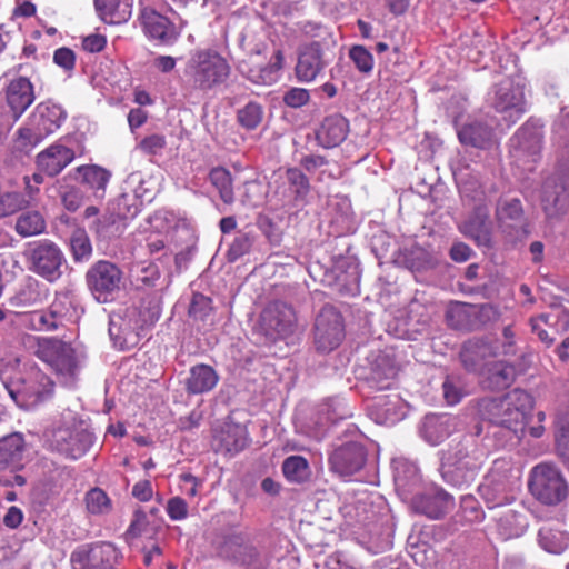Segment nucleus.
<instances>
[{"label": "nucleus", "mask_w": 569, "mask_h": 569, "mask_svg": "<svg viewBox=\"0 0 569 569\" xmlns=\"http://www.w3.org/2000/svg\"><path fill=\"white\" fill-rule=\"evenodd\" d=\"M20 359L0 360V379L16 405L29 410L48 399L53 392L51 379L36 367L20 368Z\"/></svg>", "instance_id": "nucleus-1"}, {"label": "nucleus", "mask_w": 569, "mask_h": 569, "mask_svg": "<svg viewBox=\"0 0 569 569\" xmlns=\"http://www.w3.org/2000/svg\"><path fill=\"white\" fill-rule=\"evenodd\" d=\"M160 315L158 298L142 300L139 307H128L110 316L109 335L118 348H133L147 336Z\"/></svg>", "instance_id": "nucleus-2"}, {"label": "nucleus", "mask_w": 569, "mask_h": 569, "mask_svg": "<svg viewBox=\"0 0 569 569\" xmlns=\"http://www.w3.org/2000/svg\"><path fill=\"white\" fill-rule=\"evenodd\" d=\"M485 459L486 452L477 435H465L459 440L453 439L442 452L441 476L453 487L469 486L475 481Z\"/></svg>", "instance_id": "nucleus-3"}, {"label": "nucleus", "mask_w": 569, "mask_h": 569, "mask_svg": "<svg viewBox=\"0 0 569 569\" xmlns=\"http://www.w3.org/2000/svg\"><path fill=\"white\" fill-rule=\"evenodd\" d=\"M533 408L532 397L522 389H513L500 398L482 402V415L492 423L522 437L528 417Z\"/></svg>", "instance_id": "nucleus-4"}, {"label": "nucleus", "mask_w": 569, "mask_h": 569, "mask_svg": "<svg viewBox=\"0 0 569 569\" xmlns=\"http://www.w3.org/2000/svg\"><path fill=\"white\" fill-rule=\"evenodd\" d=\"M64 118L66 113L60 106L50 101L40 102L29 116L27 124L17 130L14 150L30 153L61 127Z\"/></svg>", "instance_id": "nucleus-5"}, {"label": "nucleus", "mask_w": 569, "mask_h": 569, "mask_svg": "<svg viewBox=\"0 0 569 569\" xmlns=\"http://www.w3.org/2000/svg\"><path fill=\"white\" fill-rule=\"evenodd\" d=\"M528 488L539 502L557 506L569 497V483L553 463L541 462L530 470Z\"/></svg>", "instance_id": "nucleus-6"}, {"label": "nucleus", "mask_w": 569, "mask_h": 569, "mask_svg": "<svg viewBox=\"0 0 569 569\" xmlns=\"http://www.w3.org/2000/svg\"><path fill=\"white\" fill-rule=\"evenodd\" d=\"M186 74L200 90H210L222 84L230 76L228 61L211 49L197 50L186 66Z\"/></svg>", "instance_id": "nucleus-7"}, {"label": "nucleus", "mask_w": 569, "mask_h": 569, "mask_svg": "<svg viewBox=\"0 0 569 569\" xmlns=\"http://www.w3.org/2000/svg\"><path fill=\"white\" fill-rule=\"evenodd\" d=\"M519 491L518 478L510 473L505 461H495L493 467L480 485L479 492L489 509L513 502Z\"/></svg>", "instance_id": "nucleus-8"}, {"label": "nucleus", "mask_w": 569, "mask_h": 569, "mask_svg": "<svg viewBox=\"0 0 569 569\" xmlns=\"http://www.w3.org/2000/svg\"><path fill=\"white\" fill-rule=\"evenodd\" d=\"M28 269L49 282H56L62 276L66 258L57 243L49 239L29 242L24 250Z\"/></svg>", "instance_id": "nucleus-9"}, {"label": "nucleus", "mask_w": 569, "mask_h": 569, "mask_svg": "<svg viewBox=\"0 0 569 569\" xmlns=\"http://www.w3.org/2000/svg\"><path fill=\"white\" fill-rule=\"evenodd\" d=\"M50 447L70 459L82 457L93 442L92 433L74 417L52 429Z\"/></svg>", "instance_id": "nucleus-10"}, {"label": "nucleus", "mask_w": 569, "mask_h": 569, "mask_svg": "<svg viewBox=\"0 0 569 569\" xmlns=\"http://www.w3.org/2000/svg\"><path fill=\"white\" fill-rule=\"evenodd\" d=\"M313 346L318 352L329 353L337 349L345 338V321L333 306H325L315 318Z\"/></svg>", "instance_id": "nucleus-11"}, {"label": "nucleus", "mask_w": 569, "mask_h": 569, "mask_svg": "<svg viewBox=\"0 0 569 569\" xmlns=\"http://www.w3.org/2000/svg\"><path fill=\"white\" fill-rule=\"evenodd\" d=\"M488 103L510 123H515L526 111L523 86L506 78L488 92Z\"/></svg>", "instance_id": "nucleus-12"}, {"label": "nucleus", "mask_w": 569, "mask_h": 569, "mask_svg": "<svg viewBox=\"0 0 569 569\" xmlns=\"http://www.w3.org/2000/svg\"><path fill=\"white\" fill-rule=\"evenodd\" d=\"M121 561L120 550L110 542L81 545L70 556L72 569H120Z\"/></svg>", "instance_id": "nucleus-13"}, {"label": "nucleus", "mask_w": 569, "mask_h": 569, "mask_svg": "<svg viewBox=\"0 0 569 569\" xmlns=\"http://www.w3.org/2000/svg\"><path fill=\"white\" fill-rule=\"evenodd\" d=\"M122 278L120 268L108 260L94 262L86 273V282L91 295L101 303L113 299L121 288Z\"/></svg>", "instance_id": "nucleus-14"}, {"label": "nucleus", "mask_w": 569, "mask_h": 569, "mask_svg": "<svg viewBox=\"0 0 569 569\" xmlns=\"http://www.w3.org/2000/svg\"><path fill=\"white\" fill-rule=\"evenodd\" d=\"M39 353L66 385H73L79 372L80 361L69 343L58 339L47 340L40 346Z\"/></svg>", "instance_id": "nucleus-15"}, {"label": "nucleus", "mask_w": 569, "mask_h": 569, "mask_svg": "<svg viewBox=\"0 0 569 569\" xmlns=\"http://www.w3.org/2000/svg\"><path fill=\"white\" fill-rule=\"evenodd\" d=\"M261 326L271 339L284 338L297 329V316L286 302L269 303L261 313Z\"/></svg>", "instance_id": "nucleus-16"}, {"label": "nucleus", "mask_w": 569, "mask_h": 569, "mask_svg": "<svg viewBox=\"0 0 569 569\" xmlns=\"http://www.w3.org/2000/svg\"><path fill=\"white\" fill-rule=\"evenodd\" d=\"M143 180L140 172H133L124 181L123 192L112 202V213L121 220L134 218L143 203Z\"/></svg>", "instance_id": "nucleus-17"}, {"label": "nucleus", "mask_w": 569, "mask_h": 569, "mask_svg": "<svg viewBox=\"0 0 569 569\" xmlns=\"http://www.w3.org/2000/svg\"><path fill=\"white\" fill-rule=\"evenodd\" d=\"M367 460L362 445L348 442L336 448L329 456L330 469L339 476H351L361 470Z\"/></svg>", "instance_id": "nucleus-18"}, {"label": "nucleus", "mask_w": 569, "mask_h": 569, "mask_svg": "<svg viewBox=\"0 0 569 569\" xmlns=\"http://www.w3.org/2000/svg\"><path fill=\"white\" fill-rule=\"evenodd\" d=\"M327 64L321 43L318 41L310 42L299 49L295 68L296 77L300 82L315 81L323 72Z\"/></svg>", "instance_id": "nucleus-19"}, {"label": "nucleus", "mask_w": 569, "mask_h": 569, "mask_svg": "<svg viewBox=\"0 0 569 569\" xmlns=\"http://www.w3.org/2000/svg\"><path fill=\"white\" fill-rule=\"evenodd\" d=\"M140 21L147 37L159 41L161 44L171 46L180 36L176 26L167 17L151 8L144 7L141 9Z\"/></svg>", "instance_id": "nucleus-20"}, {"label": "nucleus", "mask_w": 569, "mask_h": 569, "mask_svg": "<svg viewBox=\"0 0 569 569\" xmlns=\"http://www.w3.org/2000/svg\"><path fill=\"white\" fill-rule=\"evenodd\" d=\"M412 508L431 519L443 517L453 506L452 497L441 488H430L412 498Z\"/></svg>", "instance_id": "nucleus-21"}, {"label": "nucleus", "mask_w": 569, "mask_h": 569, "mask_svg": "<svg viewBox=\"0 0 569 569\" xmlns=\"http://www.w3.org/2000/svg\"><path fill=\"white\" fill-rule=\"evenodd\" d=\"M248 445V432L244 426L233 422H224L216 430L212 439V448L216 452L236 455Z\"/></svg>", "instance_id": "nucleus-22"}, {"label": "nucleus", "mask_w": 569, "mask_h": 569, "mask_svg": "<svg viewBox=\"0 0 569 569\" xmlns=\"http://www.w3.org/2000/svg\"><path fill=\"white\" fill-rule=\"evenodd\" d=\"M36 99L33 86L26 77L12 79L6 88V102L13 121H18Z\"/></svg>", "instance_id": "nucleus-23"}, {"label": "nucleus", "mask_w": 569, "mask_h": 569, "mask_svg": "<svg viewBox=\"0 0 569 569\" xmlns=\"http://www.w3.org/2000/svg\"><path fill=\"white\" fill-rule=\"evenodd\" d=\"M497 356V347L485 340H469L460 351V360L466 370L481 372L489 360Z\"/></svg>", "instance_id": "nucleus-24"}, {"label": "nucleus", "mask_w": 569, "mask_h": 569, "mask_svg": "<svg viewBox=\"0 0 569 569\" xmlns=\"http://www.w3.org/2000/svg\"><path fill=\"white\" fill-rule=\"evenodd\" d=\"M76 153L71 148L61 143H53L38 153L36 163L38 169L54 177L74 160Z\"/></svg>", "instance_id": "nucleus-25"}, {"label": "nucleus", "mask_w": 569, "mask_h": 569, "mask_svg": "<svg viewBox=\"0 0 569 569\" xmlns=\"http://www.w3.org/2000/svg\"><path fill=\"white\" fill-rule=\"evenodd\" d=\"M349 132L348 120L341 114H331L323 119L316 131V139L322 148L330 149L345 141Z\"/></svg>", "instance_id": "nucleus-26"}, {"label": "nucleus", "mask_w": 569, "mask_h": 569, "mask_svg": "<svg viewBox=\"0 0 569 569\" xmlns=\"http://www.w3.org/2000/svg\"><path fill=\"white\" fill-rule=\"evenodd\" d=\"M79 176V181L86 187L92 196L102 200L107 193V187L111 179V172L98 164H83L76 169Z\"/></svg>", "instance_id": "nucleus-27"}, {"label": "nucleus", "mask_w": 569, "mask_h": 569, "mask_svg": "<svg viewBox=\"0 0 569 569\" xmlns=\"http://www.w3.org/2000/svg\"><path fill=\"white\" fill-rule=\"evenodd\" d=\"M219 381V375L209 365L192 366L184 380V388L189 395H202L211 391Z\"/></svg>", "instance_id": "nucleus-28"}, {"label": "nucleus", "mask_w": 569, "mask_h": 569, "mask_svg": "<svg viewBox=\"0 0 569 569\" xmlns=\"http://www.w3.org/2000/svg\"><path fill=\"white\" fill-rule=\"evenodd\" d=\"M24 441L21 435L12 433L0 439V471L16 472L22 468Z\"/></svg>", "instance_id": "nucleus-29"}, {"label": "nucleus", "mask_w": 569, "mask_h": 569, "mask_svg": "<svg viewBox=\"0 0 569 569\" xmlns=\"http://www.w3.org/2000/svg\"><path fill=\"white\" fill-rule=\"evenodd\" d=\"M455 420L448 415L426 416L420 427V435L427 442L437 446L450 435Z\"/></svg>", "instance_id": "nucleus-30"}, {"label": "nucleus", "mask_w": 569, "mask_h": 569, "mask_svg": "<svg viewBox=\"0 0 569 569\" xmlns=\"http://www.w3.org/2000/svg\"><path fill=\"white\" fill-rule=\"evenodd\" d=\"M398 369L386 355H379L375 359L368 377L370 388L375 390H389L393 387Z\"/></svg>", "instance_id": "nucleus-31"}, {"label": "nucleus", "mask_w": 569, "mask_h": 569, "mask_svg": "<svg viewBox=\"0 0 569 569\" xmlns=\"http://www.w3.org/2000/svg\"><path fill=\"white\" fill-rule=\"evenodd\" d=\"M553 134L558 147V169L569 176V106L561 109L553 126Z\"/></svg>", "instance_id": "nucleus-32"}, {"label": "nucleus", "mask_w": 569, "mask_h": 569, "mask_svg": "<svg viewBox=\"0 0 569 569\" xmlns=\"http://www.w3.org/2000/svg\"><path fill=\"white\" fill-rule=\"evenodd\" d=\"M402 403L398 393L381 395L373 398L370 415L378 423H393L402 417Z\"/></svg>", "instance_id": "nucleus-33"}, {"label": "nucleus", "mask_w": 569, "mask_h": 569, "mask_svg": "<svg viewBox=\"0 0 569 569\" xmlns=\"http://www.w3.org/2000/svg\"><path fill=\"white\" fill-rule=\"evenodd\" d=\"M490 221L487 208L478 207L461 226V231L472 238L479 246L490 243Z\"/></svg>", "instance_id": "nucleus-34"}, {"label": "nucleus", "mask_w": 569, "mask_h": 569, "mask_svg": "<svg viewBox=\"0 0 569 569\" xmlns=\"http://www.w3.org/2000/svg\"><path fill=\"white\" fill-rule=\"evenodd\" d=\"M282 67L283 53L281 50H277L268 64L251 67L248 70L242 69V73L256 84L270 86L279 79Z\"/></svg>", "instance_id": "nucleus-35"}, {"label": "nucleus", "mask_w": 569, "mask_h": 569, "mask_svg": "<svg viewBox=\"0 0 569 569\" xmlns=\"http://www.w3.org/2000/svg\"><path fill=\"white\" fill-rule=\"evenodd\" d=\"M458 138L462 144L480 149L489 148L493 143V132L491 127L480 121H472L465 124L459 129Z\"/></svg>", "instance_id": "nucleus-36"}, {"label": "nucleus", "mask_w": 569, "mask_h": 569, "mask_svg": "<svg viewBox=\"0 0 569 569\" xmlns=\"http://www.w3.org/2000/svg\"><path fill=\"white\" fill-rule=\"evenodd\" d=\"M47 297V289L36 279L29 277L10 298L16 308H29L41 303Z\"/></svg>", "instance_id": "nucleus-37"}, {"label": "nucleus", "mask_w": 569, "mask_h": 569, "mask_svg": "<svg viewBox=\"0 0 569 569\" xmlns=\"http://www.w3.org/2000/svg\"><path fill=\"white\" fill-rule=\"evenodd\" d=\"M279 179L288 184V189H277L283 198L303 200L310 191L309 179L298 168H288L283 173H279Z\"/></svg>", "instance_id": "nucleus-38"}, {"label": "nucleus", "mask_w": 569, "mask_h": 569, "mask_svg": "<svg viewBox=\"0 0 569 569\" xmlns=\"http://www.w3.org/2000/svg\"><path fill=\"white\" fill-rule=\"evenodd\" d=\"M487 387L492 390L508 388L516 379V368L503 361L493 362L486 373Z\"/></svg>", "instance_id": "nucleus-39"}, {"label": "nucleus", "mask_w": 569, "mask_h": 569, "mask_svg": "<svg viewBox=\"0 0 569 569\" xmlns=\"http://www.w3.org/2000/svg\"><path fill=\"white\" fill-rule=\"evenodd\" d=\"M560 177L562 179L569 180V176H565L562 172L558 170ZM567 181H563V186L561 187V191L559 190H549L551 187L550 182H546L543 186L541 203L543 211L546 212L548 218H553L559 216L565 207V197L562 191L565 190Z\"/></svg>", "instance_id": "nucleus-40"}, {"label": "nucleus", "mask_w": 569, "mask_h": 569, "mask_svg": "<svg viewBox=\"0 0 569 569\" xmlns=\"http://www.w3.org/2000/svg\"><path fill=\"white\" fill-rule=\"evenodd\" d=\"M448 323L456 329L468 330L475 328L472 305L456 302L447 311Z\"/></svg>", "instance_id": "nucleus-41"}, {"label": "nucleus", "mask_w": 569, "mask_h": 569, "mask_svg": "<svg viewBox=\"0 0 569 569\" xmlns=\"http://www.w3.org/2000/svg\"><path fill=\"white\" fill-rule=\"evenodd\" d=\"M209 181L219 192L220 199L231 204L234 201V193L232 188V177L230 171L222 167L211 169L209 173Z\"/></svg>", "instance_id": "nucleus-42"}, {"label": "nucleus", "mask_w": 569, "mask_h": 569, "mask_svg": "<svg viewBox=\"0 0 569 569\" xmlns=\"http://www.w3.org/2000/svg\"><path fill=\"white\" fill-rule=\"evenodd\" d=\"M46 230V221L38 211L21 213L16 222V231L22 237H32Z\"/></svg>", "instance_id": "nucleus-43"}, {"label": "nucleus", "mask_w": 569, "mask_h": 569, "mask_svg": "<svg viewBox=\"0 0 569 569\" xmlns=\"http://www.w3.org/2000/svg\"><path fill=\"white\" fill-rule=\"evenodd\" d=\"M403 263L411 270H423L433 264V258L429 250L417 243L406 247L402 251Z\"/></svg>", "instance_id": "nucleus-44"}, {"label": "nucleus", "mask_w": 569, "mask_h": 569, "mask_svg": "<svg viewBox=\"0 0 569 569\" xmlns=\"http://www.w3.org/2000/svg\"><path fill=\"white\" fill-rule=\"evenodd\" d=\"M282 472L286 479L292 483H301L310 475L309 463L301 456H290L282 463Z\"/></svg>", "instance_id": "nucleus-45"}, {"label": "nucleus", "mask_w": 569, "mask_h": 569, "mask_svg": "<svg viewBox=\"0 0 569 569\" xmlns=\"http://www.w3.org/2000/svg\"><path fill=\"white\" fill-rule=\"evenodd\" d=\"M518 151L528 156L535 157L541 150V134L537 130H530L528 127H522L516 134Z\"/></svg>", "instance_id": "nucleus-46"}, {"label": "nucleus", "mask_w": 569, "mask_h": 569, "mask_svg": "<svg viewBox=\"0 0 569 569\" xmlns=\"http://www.w3.org/2000/svg\"><path fill=\"white\" fill-rule=\"evenodd\" d=\"M499 526L507 536L513 537L525 532L528 521L523 513L509 509L499 518Z\"/></svg>", "instance_id": "nucleus-47"}, {"label": "nucleus", "mask_w": 569, "mask_h": 569, "mask_svg": "<svg viewBox=\"0 0 569 569\" xmlns=\"http://www.w3.org/2000/svg\"><path fill=\"white\" fill-rule=\"evenodd\" d=\"M52 305L67 321H76L82 312L78 301L69 292L58 293Z\"/></svg>", "instance_id": "nucleus-48"}, {"label": "nucleus", "mask_w": 569, "mask_h": 569, "mask_svg": "<svg viewBox=\"0 0 569 569\" xmlns=\"http://www.w3.org/2000/svg\"><path fill=\"white\" fill-rule=\"evenodd\" d=\"M237 119L241 127L254 130L263 119V109L258 102H249L237 112Z\"/></svg>", "instance_id": "nucleus-49"}, {"label": "nucleus", "mask_w": 569, "mask_h": 569, "mask_svg": "<svg viewBox=\"0 0 569 569\" xmlns=\"http://www.w3.org/2000/svg\"><path fill=\"white\" fill-rule=\"evenodd\" d=\"M70 247L76 261L88 260L92 253L90 239L84 230L77 229L70 238Z\"/></svg>", "instance_id": "nucleus-50"}, {"label": "nucleus", "mask_w": 569, "mask_h": 569, "mask_svg": "<svg viewBox=\"0 0 569 569\" xmlns=\"http://www.w3.org/2000/svg\"><path fill=\"white\" fill-rule=\"evenodd\" d=\"M148 222L156 232L168 233L179 224V218L171 211L158 210L149 217Z\"/></svg>", "instance_id": "nucleus-51"}, {"label": "nucleus", "mask_w": 569, "mask_h": 569, "mask_svg": "<svg viewBox=\"0 0 569 569\" xmlns=\"http://www.w3.org/2000/svg\"><path fill=\"white\" fill-rule=\"evenodd\" d=\"M497 218L500 222L517 221L522 216V206L519 199H502L498 202L496 210Z\"/></svg>", "instance_id": "nucleus-52"}, {"label": "nucleus", "mask_w": 569, "mask_h": 569, "mask_svg": "<svg viewBox=\"0 0 569 569\" xmlns=\"http://www.w3.org/2000/svg\"><path fill=\"white\" fill-rule=\"evenodd\" d=\"M86 505L88 511L94 515L106 513L111 509L109 497L100 488H93L87 492Z\"/></svg>", "instance_id": "nucleus-53"}, {"label": "nucleus", "mask_w": 569, "mask_h": 569, "mask_svg": "<svg viewBox=\"0 0 569 569\" xmlns=\"http://www.w3.org/2000/svg\"><path fill=\"white\" fill-rule=\"evenodd\" d=\"M166 148L167 138L162 133H150L142 138L137 144V149L143 154L153 157L162 156Z\"/></svg>", "instance_id": "nucleus-54"}, {"label": "nucleus", "mask_w": 569, "mask_h": 569, "mask_svg": "<svg viewBox=\"0 0 569 569\" xmlns=\"http://www.w3.org/2000/svg\"><path fill=\"white\" fill-rule=\"evenodd\" d=\"M28 206V200L22 193L7 192L0 194V217L10 216Z\"/></svg>", "instance_id": "nucleus-55"}, {"label": "nucleus", "mask_w": 569, "mask_h": 569, "mask_svg": "<svg viewBox=\"0 0 569 569\" xmlns=\"http://www.w3.org/2000/svg\"><path fill=\"white\" fill-rule=\"evenodd\" d=\"M349 57L360 72H371L373 68V57L363 46H353L349 51Z\"/></svg>", "instance_id": "nucleus-56"}, {"label": "nucleus", "mask_w": 569, "mask_h": 569, "mask_svg": "<svg viewBox=\"0 0 569 569\" xmlns=\"http://www.w3.org/2000/svg\"><path fill=\"white\" fill-rule=\"evenodd\" d=\"M475 328L499 319V309L491 303L472 305Z\"/></svg>", "instance_id": "nucleus-57"}, {"label": "nucleus", "mask_w": 569, "mask_h": 569, "mask_svg": "<svg viewBox=\"0 0 569 569\" xmlns=\"http://www.w3.org/2000/svg\"><path fill=\"white\" fill-rule=\"evenodd\" d=\"M211 311V299L202 293H194L189 307V315L194 319L206 320Z\"/></svg>", "instance_id": "nucleus-58"}, {"label": "nucleus", "mask_w": 569, "mask_h": 569, "mask_svg": "<svg viewBox=\"0 0 569 569\" xmlns=\"http://www.w3.org/2000/svg\"><path fill=\"white\" fill-rule=\"evenodd\" d=\"M556 443L559 456L569 468V419L560 421Z\"/></svg>", "instance_id": "nucleus-59"}, {"label": "nucleus", "mask_w": 569, "mask_h": 569, "mask_svg": "<svg viewBox=\"0 0 569 569\" xmlns=\"http://www.w3.org/2000/svg\"><path fill=\"white\" fill-rule=\"evenodd\" d=\"M116 216L111 212L99 218L93 226V230L99 238L109 239L116 234L118 227H116Z\"/></svg>", "instance_id": "nucleus-60"}, {"label": "nucleus", "mask_w": 569, "mask_h": 569, "mask_svg": "<svg viewBox=\"0 0 569 569\" xmlns=\"http://www.w3.org/2000/svg\"><path fill=\"white\" fill-rule=\"evenodd\" d=\"M252 246V238L248 233L238 234L228 250L229 260L234 261L249 252Z\"/></svg>", "instance_id": "nucleus-61"}, {"label": "nucleus", "mask_w": 569, "mask_h": 569, "mask_svg": "<svg viewBox=\"0 0 569 569\" xmlns=\"http://www.w3.org/2000/svg\"><path fill=\"white\" fill-rule=\"evenodd\" d=\"M30 326L33 330L38 331H52L56 330V323L49 317L47 310H39L30 313Z\"/></svg>", "instance_id": "nucleus-62"}, {"label": "nucleus", "mask_w": 569, "mask_h": 569, "mask_svg": "<svg viewBox=\"0 0 569 569\" xmlns=\"http://www.w3.org/2000/svg\"><path fill=\"white\" fill-rule=\"evenodd\" d=\"M443 398L446 402L450 406L457 405L461 398L463 397V391L459 386L458 381H456L452 377H448L443 385Z\"/></svg>", "instance_id": "nucleus-63"}, {"label": "nucleus", "mask_w": 569, "mask_h": 569, "mask_svg": "<svg viewBox=\"0 0 569 569\" xmlns=\"http://www.w3.org/2000/svg\"><path fill=\"white\" fill-rule=\"evenodd\" d=\"M540 546L548 552L560 553L562 547L557 542V535L548 528H541L538 532Z\"/></svg>", "instance_id": "nucleus-64"}]
</instances>
